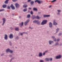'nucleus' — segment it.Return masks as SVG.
Returning <instances> with one entry per match:
<instances>
[{"instance_id":"1","label":"nucleus","mask_w":62,"mask_h":62,"mask_svg":"<svg viewBox=\"0 0 62 62\" xmlns=\"http://www.w3.org/2000/svg\"><path fill=\"white\" fill-rule=\"evenodd\" d=\"M47 20H44L41 23V24L42 25H44L47 23Z\"/></svg>"},{"instance_id":"2","label":"nucleus","mask_w":62,"mask_h":62,"mask_svg":"<svg viewBox=\"0 0 62 62\" xmlns=\"http://www.w3.org/2000/svg\"><path fill=\"white\" fill-rule=\"evenodd\" d=\"M61 57H62V55L61 54H59L56 56L55 57V58L56 59H60V58H61Z\"/></svg>"},{"instance_id":"3","label":"nucleus","mask_w":62,"mask_h":62,"mask_svg":"<svg viewBox=\"0 0 62 62\" xmlns=\"http://www.w3.org/2000/svg\"><path fill=\"white\" fill-rule=\"evenodd\" d=\"M6 53H8V52H9L10 53H13V51L12 50H10V49H6Z\"/></svg>"},{"instance_id":"4","label":"nucleus","mask_w":62,"mask_h":62,"mask_svg":"<svg viewBox=\"0 0 62 62\" xmlns=\"http://www.w3.org/2000/svg\"><path fill=\"white\" fill-rule=\"evenodd\" d=\"M35 18H37V19H40V18L38 16H37L36 17H35L34 16H32V19H34Z\"/></svg>"},{"instance_id":"5","label":"nucleus","mask_w":62,"mask_h":62,"mask_svg":"<svg viewBox=\"0 0 62 62\" xmlns=\"http://www.w3.org/2000/svg\"><path fill=\"white\" fill-rule=\"evenodd\" d=\"M57 14L58 15H60V12H61V10H57Z\"/></svg>"},{"instance_id":"6","label":"nucleus","mask_w":62,"mask_h":62,"mask_svg":"<svg viewBox=\"0 0 62 62\" xmlns=\"http://www.w3.org/2000/svg\"><path fill=\"white\" fill-rule=\"evenodd\" d=\"M56 20H54L53 21V24L55 25H57V23H56Z\"/></svg>"},{"instance_id":"7","label":"nucleus","mask_w":62,"mask_h":62,"mask_svg":"<svg viewBox=\"0 0 62 62\" xmlns=\"http://www.w3.org/2000/svg\"><path fill=\"white\" fill-rule=\"evenodd\" d=\"M15 5L16 8H19V7H20V5H19L17 3H16L15 4Z\"/></svg>"},{"instance_id":"8","label":"nucleus","mask_w":62,"mask_h":62,"mask_svg":"<svg viewBox=\"0 0 62 62\" xmlns=\"http://www.w3.org/2000/svg\"><path fill=\"white\" fill-rule=\"evenodd\" d=\"M29 21V20L28 19L27 21L25 22L24 24L25 25H27V23H28V22Z\"/></svg>"},{"instance_id":"9","label":"nucleus","mask_w":62,"mask_h":62,"mask_svg":"<svg viewBox=\"0 0 62 62\" xmlns=\"http://www.w3.org/2000/svg\"><path fill=\"white\" fill-rule=\"evenodd\" d=\"M13 37V36L12 34H10L9 36V38L10 39H12Z\"/></svg>"},{"instance_id":"10","label":"nucleus","mask_w":62,"mask_h":62,"mask_svg":"<svg viewBox=\"0 0 62 62\" xmlns=\"http://www.w3.org/2000/svg\"><path fill=\"white\" fill-rule=\"evenodd\" d=\"M50 16V15H43V16L44 18H45V17H49Z\"/></svg>"},{"instance_id":"11","label":"nucleus","mask_w":62,"mask_h":62,"mask_svg":"<svg viewBox=\"0 0 62 62\" xmlns=\"http://www.w3.org/2000/svg\"><path fill=\"white\" fill-rule=\"evenodd\" d=\"M48 42L49 44L50 45H51V44L52 43H53L54 42L52 41L51 40H49L48 41Z\"/></svg>"},{"instance_id":"12","label":"nucleus","mask_w":62,"mask_h":62,"mask_svg":"<svg viewBox=\"0 0 62 62\" xmlns=\"http://www.w3.org/2000/svg\"><path fill=\"white\" fill-rule=\"evenodd\" d=\"M35 2H37L38 4H40L41 3V1L36 0L35 1Z\"/></svg>"},{"instance_id":"13","label":"nucleus","mask_w":62,"mask_h":62,"mask_svg":"<svg viewBox=\"0 0 62 62\" xmlns=\"http://www.w3.org/2000/svg\"><path fill=\"white\" fill-rule=\"evenodd\" d=\"M4 39H5L7 40V39H8V35L6 34H5V36L4 38Z\"/></svg>"},{"instance_id":"14","label":"nucleus","mask_w":62,"mask_h":62,"mask_svg":"<svg viewBox=\"0 0 62 62\" xmlns=\"http://www.w3.org/2000/svg\"><path fill=\"white\" fill-rule=\"evenodd\" d=\"M3 23L2 24V25H4V24L5 23V22H6V20L5 18H4L3 19Z\"/></svg>"},{"instance_id":"15","label":"nucleus","mask_w":62,"mask_h":62,"mask_svg":"<svg viewBox=\"0 0 62 62\" xmlns=\"http://www.w3.org/2000/svg\"><path fill=\"white\" fill-rule=\"evenodd\" d=\"M49 26L50 27H52V23L51 22H49Z\"/></svg>"},{"instance_id":"16","label":"nucleus","mask_w":62,"mask_h":62,"mask_svg":"<svg viewBox=\"0 0 62 62\" xmlns=\"http://www.w3.org/2000/svg\"><path fill=\"white\" fill-rule=\"evenodd\" d=\"M11 7L12 9H15V7L13 6L12 4L11 5Z\"/></svg>"},{"instance_id":"17","label":"nucleus","mask_w":62,"mask_h":62,"mask_svg":"<svg viewBox=\"0 0 62 62\" xmlns=\"http://www.w3.org/2000/svg\"><path fill=\"white\" fill-rule=\"evenodd\" d=\"M39 57H41V56H42V53H39Z\"/></svg>"},{"instance_id":"18","label":"nucleus","mask_w":62,"mask_h":62,"mask_svg":"<svg viewBox=\"0 0 62 62\" xmlns=\"http://www.w3.org/2000/svg\"><path fill=\"white\" fill-rule=\"evenodd\" d=\"M45 60L46 61H49V58H46L45 59Z\"/></svg>"},{"instance_id":"19","label":"nucleus","mask_w":62,"mask_h":62,"mask_svg":"<svg viewBox=\"0 0 62 62\" xmlns=\"http://www.w3.org/2000/svg\"><path fill=\"white\" fill-rule=\"evenodd\" d=\"M37 24L38 25H39L40 24V21L37 20Z\"/></svg>"},{"instance_id":"20","label":"nucleus","mask_w":62,"mask_h":62,"mask_svg":"<svg viewBox=\"0 0 62 62\" xmlns=\"http://www.w3.org/2000/svg\"><path fill=\"white\" fill-rule=\"evenodd\" d=\"M48 52V50H46L43 53V55H45V54L46 53H47Z\"/></svg>"},{"instance_id":"21","label":"nucleus","mask_w":62,"mask_h":62,"mask_svg":"<svg viewBox=\"0 0 62 62\" xmlns=\"http://www.w3.org/2000/svg\"><path fill=\"white\" fill-rule=\"evenodd\" d=\"M59 30V28H57L56 29V33H57L58 32V31Z\"/></svg>"},{"instance_id":"22","label":"nucleus","mask_w":62,"mask_h":62,"mask_svg":"<svg viewBox=\"0 0 62 62\" xmlns=\"http://www.w3.org/2000/svg\"><path fill=\"white\" fill-rule=\"evenodd\" d=\"M15 29V30H16V31H19V28H16Z\"/></svg>"},{"instance_id":"23","label":"nucleus","mask_w":62,"mask_h":62,"mask_svg":"<svg viewBox=\"0 0 62 62\" xmlns=\"http://www.w3.org/2000/svg\"><path fill=\"white\" fill-rule=\"evenodd\" d=\"M27 7V6L26 5H24L23 6V8H26V7Z\"/></svg>"},{"instance_id":"24","label":"nucleus","mask_w":62,"mask_h":62,"mask_svg":"<svg viewBox=\"0 0 62 62\" xmlns=\"http://www.w3.org/2000/svg\"><path fill=\"white\" fill-rule=\"evenodd\" d=\"M6 6H7V5H3L2 7L4 8H6Z\"/></svg>"},{"instance_id":"25","label":"nucleus","mask_w":62,"mask_h":62,"mask_svg":"<svg viewBox=\"0 0 62 62\" xmlns=\"http://www.w3.org/2000/svg\"><path fill=\"white\" fill-rule=\"evenodd\" d=\"M59 45V44L58 43V42H56L55 43V46H57V45Z\"/></svg>"},{"instance_id":"26","label":"nucleus","mask_w":62,"mask_h":62,"mask_svg":"<svg viewBox=\"0 0 62 62\" xmlns=\"http://www.w3.org/2000/svg\"><path fill=\"white\" fill-rule=\"evenodd\" d=\"M9 0H6V1H5V4H8V1Z\"/></svg>"},{"instance_id":"27","label":"nucleus","mask_w":62,"mask_h":62,"mask_svg":"<svg viewBox=\"0 0 62 62\" xmlns=\"http://www.w3.org/2000/svg\"><path fill=\"white\" fill-rule=\"evenodd\" d=\"M23 22H22L21 24H20V26H23Z\"/></svg>"},{"instance_id":"28","label":"nucleus","mask_w":62,"mask_h":62,"mask_svg":"<svg viewBox=\"0 0 62 62\" xmlns=\"http://www.w3.org/2000/svg\"><path fill=\"white\" fill-rule=\"evenodd\" d=\"M37 21H38V20H35V21H33V23H37Z\"/></svg>"},{"instance_id":"29","label":"nucleus","mask_w":62,"mask_h":62,"mask_svg":"<svg viewBox=\"0 0 62 62\" xmlns=\"http://www.w3.org/2000/svg\"><path fill=\"white\" fill-rule=\"evenodd\" d=\"M23 10L24 12H25V11H27V8L24 9H23Z\"/></svg>"},{"instance_id":"30","label":"nucleus","mask_w":62,"mask_h":62,"mask_svg":"<svg viewBox=\"0 0 62 62\" xmlns=\"http://www.w3.org/2000/svg\"><path fill=\"white\" fill-rule=\"evenodd\" d=\"M27 18H29L30 17V15H27Z\"/></svg>"},{"instance_id":"31","label":"nucleus","mask_w":62,"mask_h":62,"mask_svg":"<svg viewBox=\"0 0 62 62\" xmlns=\"http://www.w3.org/2000/svg\"><path fill=\"white\" fill-rule=\"evenodd\" d=\"M40 62H44V60H40Z\"/></svg>"},{"instance_id":"32","label":"nucleus","mask_w":62,"mask_h":62,"mask_svg":"<svg viewBox=\"0 0 62 62\" xmlns=\"http://www.w3.org/2000/svg\"><path fill=\"white\" fill-rule=\"evenodd\" d=\"M33 9L34 10H35L36 11L37 10V9L35 8H33Z\"/></svg>"},{"instance_id":"33","label":"nucleus","mask_w":62,"mask_h":62,"mask_svg":"<svg viewBox=\"0 0 62 62\" xmlns=\"http://www.w3.org/2000/svg\"><path fill=\"white\" fill-rule=\"evenodd\" d=\"M56 1V0H53L51 1V2H55Z\"/></svg>"},{"instance_id":"34","label":"nucleus","mask_w":62,"mask_h":62,"mask_svg":"<svg viewBox=\"0 0 62 62\" xmlns=\"http://www.w3.org/2000/svg\"><path fill=\"white\" fill-rule=\"evenodd\" d=\"M52 60H53V58H51L49 59V60H50V61H52Z\"/></svg>"},{"instance_id":"35","label":"nucleus","mask_w":62,"mask_h":62,"mask_svg":"<svg viewBox=\"0 0 62 62\" xmlns=\"http://www.w3.org/2000/svg\"><path fill=\"white\" fill-rule=\"evenodd\" d=\"M51 38H52V39H55V38H54V36H52L51 37Z\"/></svg>"},{"instance_id":"36","label":"nucleus","mask_w":62,"mask_h":62,"mask_svg":"<svg viewBox=\"0 0 62 62\" xmlns=\"http://www.w3.org/2000/svg\"><path fill=\"white\" fill-rule=\"evenodd\" d=\"M62 35V33H59L58 34V36H61Z\"/></svg>"},{"instance_id":"37","label":"nucleus","mask_w":62,"mask_h":62,"mask_svg":"<svg viewBox=\"0 0 62 62\" xmlns=\"http://www.w3.org/2000/svg\"><path fill=\"white\" fill-rule=\"evenodd\" d=\"M59 40H60V39H59L58 38L57 39V41H59Z\"/></svg>"},{"instance_id":"38","label":"nucleus","mask_w":62,"mask_h":62,"mask_svg":"<svg viewBox=\"0 0 62 62\" xmlns=\"http://www.w3.org/2000/svg\"><path fill=\"white\" fill-rule=\"evenodd\" d=\"M4 9H2L1 10H0V12L1 11H4Z\"/></svg>"},{"instance_id":"39","label":"nucleus","mask_w":62,"mask_h":62,"mask_svg":"<svg viewBox=\"0 0 62 62\" xmlns=\"http://www.w3.org/2000/svg\"><path fill=\"white\" fill-rule=\"evenodd\" d=\"M54 41H56V39H55V38H54Z\"/></svg>"},{"instance_id":"40","label":"nucleus","mask_w":62,"mask_h":62,"mask_svg":"<svg viewBox=\"0 0 62 62\" xmlns=\"http://www.w3.org/2000/svg\"><path fill=\"white\" fill-rule=\"evenodd\" d=\"M51 7H52V6L50 5L49 6L48 8H51Z\"/></svg>"},{"instance_id":"41","label":"nucleus","mask_w":62,"mask_h":62,"mask_svg":"<svg viewBox=\"0 0 62 62\" xmlns=\"http://www.w3.org/2000/svg\"><path fill=\"white\" fill-rule=\"evenodd\" d=\"M30 13L31 14H33V12H32V11H31L30 12Z\"/></svg>"},{"instance_id":"42","label":"nucleus","mask_w":62,"mask_h":62,"mask_svg":"<svg viewBox=\"0 0 62 62\" xmlns=\"http://www.w3.org/2000/svg\"><path fill=\"white\" fill-rule=\"evenodd\" d=\"M33 3H34V2L33 1H31V4H33Z\"/></svg>"},{"instance_id":"43","label":"nucleus","mask_w":62,"mask_h":62,"mask_svg":"<svg viewBox=\"0 0 62 62\" xmlns=\"http://www.w3.org/2000/svg\"><path fill=\"white\" fill-rule=\"evenodd\" d=\"M7 8L8 9H10V7L9 6H8Z\"/></svg>"},{"instance_id":"44","label":"nucleus","mask_w":62,"mask_h":62,"mask_svg":"<svg viewBox=\"0 0 62 62\" xmlns=\"http://www.w3.org/2000/svg\"><path fill=\"white\" fill-rule=\"evenodd\" d=\"M4 54L2 53L1 54V56H2V55H3Z\"/></svg>"},{"instance_id":"45","label":"nucleus","mask_w":62,"mask_h":62,"mask_svg":"<svg viewBox=\"0 0 62 62\" xmlns=\"http://www.w3.org/2000/svg\"><path fill=\"white\" fill-rule=\"evenodd\" d=\"M12 0L13 2H15V1H17V0Z\"/></svg>"},{"instance_id":"46","label":"nucleus","mask_w":62,"mask_h":62,"mask_svg":"<svg viewBox=\"0 0 62 62\" xmlns=\"http://www.w3.org/2000/svg\"><path fill=\"white\" fill-rule=\"evenodd\" d=\"M31 0H28V2H29Z\"/></svg>"},{"instance_id":"47","label":"nucleus","mask_w":62,"mask_h":62,"mask_svg":"<svg viewBox=\"0 0 62 62\" xmlns=\"http://www.w3.org/2000/svg\"><path fill=\"white\" fill-rule=\"evenodd\" d=\"M14 57L13 58L11 59V60H12V59H14Z\"/></svg>"},{"instance_id":"48","label":"nucleus","mask_w":62,"mask_h":62,"mask_svg":"<svg viewBox=\"0 0 62 62\" xmlns=\"http://www.w3.org/2000/svg\"><path fill=\"white\" fill-rule=\"evenodd\" d=\"M23 33H22L20 34L21 35H23Z\"/></svg>"},{"instance_id":"49","label":"nucleus","mask_w":62,"mask_h":62,"mask_svg":"<svg viewBox=\"0 0 62 62\" xmlns=\"http://www.w3.org/2000/svg\"><path fill=\"white\" fill-rule=\"evenodd\" d=\"M19 39V37H17L16 38V39Z\"/></svg>"},{"instance_id":"50","label":"nucleus","mask_w":62,"mask_h":62,"mask_svg":"<svg viewBox=\"0 0 62 62\" xmlns=\"http://www.w3.org/2000/svg\"><path fill=\"white\" fill-rule=\"evenodd\" d=\"M10 57H11L12 56V55H9Z\"/></svg>"},{"instance_id":"51","label":"nucleus","mask_w":62,"mask_h":62,"mask_svg":"<svg viewBox=\"0 0 62 62\" xmlns=\"http://www.w3.org/2000/svg\"><path fill=\"white\" fill-rule=\"evenodd\" d=\"M29 9H31V8H29Z\"/></svg>"},{"instance_id":"52","label":"nucleus","mask_w":62,"mask_h":62,"mask_svg":"<svg viewBox=\"0 0 62 62\" xmlns=\"http://www.w3.org/2000/svg\"><path fill=\"white\" fill-rule=\"evenodd\" d=\"M60 46H61V45H62V44H60Z\"/></svg>"},{"instance_id":"53","label":"nucleus","mask_w":62,"mask_h":62,"mask_svg":"<svg viewBox=\"0 0 62 62\" xmlns=\"http://www.w3.org/2000/svg\"><path fill=\"white\" fill-rule=\"evenodd\" d=\"M21 16H19V18H21Z\"/></svg>"}]
</instances>
